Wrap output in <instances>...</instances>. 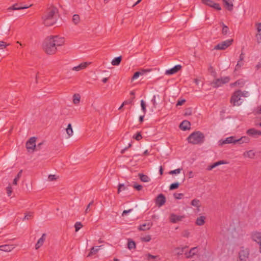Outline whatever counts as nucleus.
Here are the masks:
<instances>
[{"instance_id": "obj_1", "label": "nucleus", "mask_w": 261, "mask_h": 261, "mask_svg": "<svg viewBox=\"0 0 261 261\" xmlns=\"http://www.w3.org/2000/svg\"><path fill=\"white\" fill-rule=\"evenodd\" d=\"M64 41L63 37L58 36L47 37L43 44V50L48 55H53L56 53L57 47L63 45Z\"/></svg>"}, {"instance_id": "obj_2", "label": "nucleus", "mask_w": 261, "mask_h": 261, "mask_svg": "<svg viewBox=\"0 0 261 261\" xmlns=\"http://www.w3.org/2000/svg\"><path fill=\"white\" fill-rule=\"evenodd\" d=\"M58 10L54 6L48 7L42 16V23L47 27L55 24L58 18Z\"/></svg>"}, {"instance_id": "obj_3", "label": "nucleus", "mask_w": 261, "mask_h": 261, "mask_svg": "<svg viewBox=\"0 0 261 261\" xmlns=\"http://www.w3.org/2000/svg\"><path fill=\"white\" fill-rule=\"evenodd\" d=\"M248 92L241 90H238L234 91L231 95L230 98V102L233 106H239L241 105L242 101H241V97H246L248 96Z\"/></svg>"}, {"instance_id": "obj_4", "label": "nucleus", "mask_w": 261, "mask_h": 261, "mask_svg": "<svg viewBox=\"0 0 261 261\" xmlns=\"http://www.w3.org/2000/svg\"><path fill=\"white\" fill-rule=\"evenodd\" d=\"M205 136L200 131H195L190 134L187 138L189 143L192 144H201L204 141Z\"/></svg>"}, {"instance_id": "obj_5", "label": "nucleus", "mask_w": 261, "mask_h": 261, "mask_svg": "<svg viewBox=\"0 0 261 261\" xmlns=\"http://www.w3.org/2000/svg\"><path fill=\"white\" fill-rule=\"evenodd\" d=\"M229 81L230 77L229 76L222 77L214 80L212 83V85L214 88H218L223 84L228 83Z\"/></svg>"}, {"instance_id": "obj_6", "label": "nucleus", "mask_w": 261, "mask_h": 261, "mask_svg": "<svg viewBox=\"0 0 261 261\" xmlns=\"http://www.w3.org/2000/svg\"><path fill=\"white\" fill-rule=\"evenodd\" d=\"M232 39H228L218 43L214 47V49L224 50L231 45Z\"/></svg>"}, {"instance_id": "obj_7", "label": "nucleus", "mask_w": 261, "mask_h": 261, "mask_svg": "<svg viewBox=\"0 0 261 261\" xmlns=\"http://www.w3.org/2000/svg\"><path fill=\"white\" fill-rule=\"evenodd\" d=\"M251 239L259 245V251L261 253V232L254 231L251 233Z\"/></svg>"}, {"instance_id": "obj_8", "label": "nucleus", "mask_w": 261, "mask_h": 261, "mask_svg": "<svg viewBox=\"0 0 261 261\" xmlns=\"http://www.w3.org/2000/svg\"><path fill=\"white\" fill-rule=\"evenodd\" d=\"M36 138L35 137L30 138L29 140L27 141L25 146L28 151H34L35 150L36 148Z\"/></svg>"}, {"instance_id": "obj_9", "label": "nucleus", "mask_w": 261, "mask_h": 261, "mask_svg": "<svg viewBox=\"0 0 261 261\" xmlns=\"http://www.w3.org/2000/svg\"><path fill=\"white\" fill-rule=\"evenodd\" d=\"M249 254V250L248 248L241 247L239 253V257L240 261H246V259L248 257Z\"/></svg>"}, {"instance_id": "obj_10", "label": "nucleus", "mask_w": 261, "mask_h": 261, "mask_svg": "<svg viewBox=\"0 0 261 261\" xmlns=\"http://www.w3.org/2000/svg\"><path fill=\"white\" fill-rule=\"evenodd\" d=\"M202 4L212 7L217 10H221V8L218 3H215L212 0H201Z\"/></svg>"}, {"instance_id": "obj_11", "label": "nucleus", "mask_w": 261, "mask_h": 261, "mask_svg": "<svg viewBox=\"0 0 261 261\" xmlns=\"http://www.w3.org/2000/svg\"><path fill=\"white\" fill-rule=\"evenodd\" d=\"M246 134L251 137L257 138L259 136H261V130H257L254 128L248 129L246 131Z\"/></svg>"}, {"instance_id": "obj_12", "label": "nucleus", "mask_w": 261, "mask_h": 261, "mask_svg": "<svg viewBox=\"0 0 261 261\" xmlns=\"http://www.w3.org/2000/svg\"><path fill=\"white\" fill-rule=\"evenodd\" d=\"M166 202V197L163 194H160L155 199V204L160 207L163 205Z\"/></svg>"}, {"instance_id": "obj_13", "label": "nucleus", "mask_w": 261, "mask_h": 261, "mask_svg": "<svg viewBox=\"0 0 261 261\" xmlns=\"http://www.w3.org/2000/svg\"><path fill=\"white\" fill-rule=\"evenodd\" d=\"M182 68V66L180 65H177L174 66L173 68L167 70L165 71V74L166 75H172L175 73H176L178 72Z\"/></svg>"}, {"instance_id": "obj_14", "label": "nucleus", "mask_w": 261, "mask_h": 261, "mask_svg": "<svg viewBox=\"0 0 261 261\" xmlns=\"http://www.w3.org/2000/svg\"><path fill=\"white\" fill-rule=\"evenodd\" d=\"M236 139L234 136H230L229 137L226 138L224 140H221L220 141V144L221 145H222L223 144H230V143H233L236 144L237 143V141H236Z\"/></svg>"}, {"instance_id": "obj_15", "label": "nucleus", "mask_w": 261, "mask_h": 261, "mask_svg": "<svg viewBox=\"0 0 261 261\" xmlns=\"http://www.w3.org/2000/svg\"><path fill=\"white\" fill-rule=\"evenodd\" d=\"M32 5H30V6H25V5H22V4H15L12 6L9 7L8 10L9 11L10 10H19L21 9H27L29 7H30Z\"/></svg>"}, {"instance_id": "obj_16", "label": "nucleus", "mask_w": 261, "mask_h": 261, "mask_svg": "<svg viewBox=\"0 0 261 261\" xmlns=\"http://www.w3.org/2000/svg\"><path fill=\"white\" fill-rule=\"evenodd\" d=\"M185 216H178L174 214H172L170 217V221L173 223H175L178 221H181Z\"/></svg>"}, {"instance_id": "obj_17", "label": "nucleus", "mask_w": 261, "mask_h": 261, "mask_svg": "<svg viewBox=\"0 0 261 261\" xmlns=\"http://www.w3.org/2000/svg\"><path fill=\"white\" fill-rule=\"evenodd\" d=\"M90 64V62H83L81 63L78 66H75L72 68L73 70L75 71H80L81 70H83L84 69H85L89 64Z\"/></svg>"}, {"instance_id": "obj_18", "label": "nucleus", "mask_w": 261, "mask_h": 261, "mask_svg": "<svg viewBox=\"0 0 261 261\" xmlns=\"http://www.w3.org/2000/svg\"><path fill=\"white\" fill-rule=\"evenodd\" d=\"M152 226V223L151 222H148L147 223H144L141 225H140L138 227V230L140 231H145L148 230L150 229L151 226Z\"/></svg>"}, {"instance_id": "obj_19", "label": "nucleus", "mask_w": 261, "mask_h": 261, "mask_svg": "<svg viewBox=\"0 0 261 261\" xmlns=\"http://www.w3.org/2000/svg\"><path fill=\"white\" fill-rule=\"evenodd\" d=\"M190 125L191 124L189 121L184 120L180 124L179 127L182 130H187L190 128Z\"/></svg>"}, {"instance_id": "obj_20", "label": "nucleus", "mask_w": 261, "mask_h": 261, "mask_svg": "<svg viewBox=\"0 0 261 261\" xmlns=\"http://www.w3.org/2000/svg\"><path fill=\"white\" fill-rule=\"evenodd\" d=\"M46 238V234L43 233L41 237L38 240L37 243L35 245L36 249H39L41 246H42L44 243V242Z\"/></svg>"}, {"instance_id": "obj_21", "label": "nucleus", "mask_w": 261, "mask_h": 261, "mask_svg": "<svg viewBox=\"0 0 261 261\" xmlns=\"http://www.w3.org/2000/svg\"><path fill=\"white\" fill-rule=\"evenodd\" d=\"M205 216H201L197 218L195 224L198 226H202L205 223Z\"/></svg>"}, {"instance_id": "obj_22", "label": "nucleus", "mask_w": 261, "mask_h": 261, "mask_svg": "<svg viewBox=\"0 0 261 261\" xmlns=\"http://www.w3.org/2000/svg\"><path fill=\"white\" fill-rule=\"evenodd\" d=\"M191 205L196 207L198 211H200L199 208L201 206V203L199 199L197 198L193 199L191 202Z\"/></svg>"}, {"instance_id": "obj_23", "label": "nucleus", "mask_w": 261, "mask_h": 261, "mask_svg": "<svg viewBox=\"0 0 261 261\" xmlns=\"http://www.w3.org/2000/svg\"><path fill=\"white\" fill-rule=\"evenodd\" d=\"M227 164V162L226 161H225L224 160L219 161L217 162L214 163L213 164L207 167V170H211L213 168L216 167L217 166H218L219 165H222V164Z\"/></svg>"}, {"instance_id": "obj_24", "label": "nucleus", "mask_w": 261, "mask_h": 261, "mask_svg": "<svg viewBox=\"0 0 261 261\" xmlns=\"http://www.w3.org/2000/svg\"><path fill=\"white\" fill-rule=\"evenodd\" d=\"M224 4L228 11H232L233 9V4L230 0H223Z\"/></svg>"}, {"instance_id": "obj_25", "label": "nucleus", "mask_w": 261, "mask_h": 261, "mask_svg": "<svg viewBox=\"0 0 261 261\" xmlns=\"http://www.w3.org/2000/svg\"><path fill=\"white\" fill-rule=\"evenodd\" d=\"M197 251V247H193L190 249V250L185 253V255H186L187 258H190L192 257L194 255L196 254V252Z\"/></svg>"}, {"instance_id": "obj_26", "label": "nucleus", "mask_w": 261, "mask_h": 261, "mask_svg": "<svg viewBox=\"0 0 261 261\" xmlns=\"http://www.w3.org/2000/svg\"><path fill=\"white\" fill-rule=\"evenodd\" d=\"M236 141L239 144L248 143L250 142V139L247 136H243L239 139H237Z\"/></svg>"}, {"instance_id": "obj_27", "label": "nucleus", "mask_w": 261, "mask_h": 261, "mask_svg": "<svg viewBox=\"0 0 261 261\" xmlns=\"http://www.w3.org/2000/svg\"><path fill=\"white\" fill-rule=\"evenodd\" d=\"M244 84H245L244 81L243 80L240 79V80H237L236 82H235L234 83H231L230 86L231 87H233L236 86H239L240 87H242L244 86Z\"/></svg>"}, {"instance_id": "obj_28", "label": "nucleus", "mask_w": 261, "mask_h": 261, "mask_svg": "<svg viewBox=\"0 0 261 261\" xmlns=\"http://www.w3.org/2000/svg\"><path fill=\"white\" fill-rule=\"evenodd\" d=\"M121 60H122L121 56L116 57L112 60V61L111 62V64L113 66H118L120 64Z\"/></svg>"}, {"instance_id": "obj_29", "label": "nucleus", "mask_w": 261, "mask_h": 261, "mask_svg": "<svg viewBox=\"0 0 261 261\" xmlns=\"http://www.w3.org/2000/svg\"><path fill=\"white\" fill-rule=\"evenodd\" d=\"M243 155L245 157H248L251 159H253L255 156V153L252 150H250L249 151H245Z\"/></svg>"}, {"instance_id": "obj_30", "label": "nucleus", "mask_w": 261, "mask_h": 261, "mask_svg": "<svg viewBox=\"0 0 261 261\" xmlns=\"http://www.w3.org/2000/svg\"><path fill=\"white\" fill-rule=\"evenodd\" d=\"M138 175L140 180L143 182H146L149 181L150 180L149 177L146 175L143 174L142 173H139Z\"/></svg>"}, {"instance_id": "obj_31", "label": "nucleus", "mask_w": 261, "mask_h": 261, "mask_svg": "<svg viewBox=\"0 0 261 261\" xmlns=\"http://www.w3.org/2000/svg\"><path fill=\"white\" fill-rule=\"evenodd\" d=\"M34 217V212H28L24 213V217L23 219V220H30Z\"/></svg>"}, {"instance_id": "obj_32", "label": "nucleus", "mask_w": 261, "mask_h": 261, "mask_svg": "<svg viewBox=\"0 0 261 261\" xmlns=\"http://www.w3.org/2000/svg\"><path fill=\"white\" fill-rule=\"evenodd\" d=\"M72 21L74 24H78L80 21V16L78 14H74L72 17Z\"/></svg>"}, {"instance_id": "obj_33", "label": "nucleus", "mask_w": 261, "mask_h": 261, "mask_svg": "<svg viewBox=\"0 0 261 261\" xmlns=\"http://www.w3.org/2000/svg\"><path fill=\"white\" fill-rule=\"evenodd\" d=\"M66 131L69 137H70L73 135V130L71 124L70 123L68 124L67 127L66 129Z\"/></svg>"}, {"instance_id": "obj_34", "label": "nucleus", "mask_w": 261, "mask_h": 261, "mask_svg": "<svg viewBox=\"0 0 261 261\" xmlns=\"http://www.w3.org/2000/svg\"><path fill=\"white\" fill-rule=\"evenodd\" d=\"M22 173V170H21L19 171V172L18 173L17 176L15 177V178L14 179L13 181V184L16 185L17 184V181L19 179L20 177L21 176Z\"/></svg>"}, {"instance_id": "obj_35", "label": "nucleus", "mask_w": 261, "mask_h": 261, "mask_svg": "<svg viewBox=\"0 0 261 261\" xmlns=\"http://www.w3.org/2000/svg\"><path fill=\"white\" fill-rule=\"evenodd\" d=\"M98 250H99L98 248H97L95 247H92V248L91 249V250L88 255V256H91L94 254H95L98 252Z\"/></svg>"}, {"instance_id": "obj_36", "label": "nucleus", "mask_w": 261, "mask_h": 261, "mask_svg": "<svg viewBox=\"0 0 261 261\" xmlns=\"http://www.w3.org/2000/svg\"><path fill=\"white\" fill-rule=\"evenodd\" d=\"M80 95L79 94H75L73 95V102L74 104H78L80 101Z\"/></svg>"}, {"instance_id": "obj_37", "label": "nucleus", "mask_w": 261, "mask_h": 261, "mask_svg": "<svg viewBox=\"0 0 261 261\" xmlns=\"http://www.w3.org/2000/svg\"><path fill=\"white\" fill-rule=\"evenodd\" d=\"M127 247L129 249H132L136 248L135 242L132 240L128 241L127 243Z\"/></svg>"}, {"instance_id": "obj_38", "label": "nucleus", "mask_w": 261, "mask_h": 261, "mask_svg": "<svg viewBox=\"0 0 261 261\" xmlns=\"http://www.w3.org/2000/svg\"><path fill=\"white\" fill-rule=\"evenodd\" d=\"M0 250L4 251H10L11 250V246L9 245H1L0 246Z\"/></svg>"}, {"instance_id": "obj_39", "label": "nucleus", "mask_w": 261, "mask_h": 261, "mask_svg": "<svg viewBox=\"0 0 261 261\" xmlns=\"http://www.w3.org/2000/svg\"><path fill=\"white\" fill-rule=\"evenodd\" d=\"M179 184L178 182H174L170 185L169 189L173 190L177 189L179 187Z\"/></svg>"}, {"instance_id": "obj_40", "label": "nucleus", "mask_w": 261, "mask_h": 261, "mask_svg": "<svg viewBox=\"0 0 261 261\" xmlns=\"http://www.w3.org/2000/svg\"><path fill=\"white\" fill-rule=\"evenodd\" d=\"M83 225L80 222H76L74 225L75 230L76 232L78 231L82 227Z\"/></svg>"}, {"instance_id": "obj_41", "label": "nucleus", "mask_w": 261, "mask_h": 261, "mask_svg": "<svg viewBox=\"0 0 261 261\" xmlns=\"http://www.w3.org/2000/svg\"><path fill=\"white\" fill-rule=\"evenodd\" d=\"M151 71V69H141L139 72H140V75H143L147 72H150Z\"/></svg>"}, {"instance_id": "obj_42", "label": "nucleus", "mask_w": 261, "mask_h": 261, "mask_svg": "<svg viewBox=\"0 0 261 261\" xmlns=\"http://www.w3.org/2000/svg\"><path fill=\"white\" fill-rule=\"evenodd\" d=\"M135 99V96L132 97V98H129V99H127L126 100H125L123 102V105H130L133 103L134 100Z\"/></svg>"}, {"instance_id": "obj_43", "label": "nucleus", "mask_w": 261, "mask_h": 261, "mask_svg": "<svg viewBox=\"0 0 261 261\" xmlns=\"http://www.w3.org/2000/svg\"><path fill=\"white\" fill-rule=\"evenodd\" d=\"M133 138L136 139L137 141H140L142 138L141 133L138 132L136 134L134 135Z\"/></svg>"}, {"instance_id": "obj_44", "label": "nucleus", "mask_w": 261, "mask_h": 261, "mask_svg": "<svg viewBox=\"0 0 261 261\" xmlns=\"http://www.w3.org/2000/svg\"><path fill=\"white\" fill-rule=\"evenodd\" d=\"M229 31V28L228 27L223 24V28L222 30V33L223 35H226Z\"/></svg>"}, {"instance_id": "obj_45", "label": "nucleus", "mask_w": 261, "mask_h": 261, "mask_svg": "<svg viewBox=\"0 0 261 261\" xmlns=\"http://www.w3.org/2000/svg\"><path fill=\"white\" fill-rule=\"evenodd\" d=\"M126 187L123 184H119L118 187V193L119 194L121 191L125 190Z\"/></svg>"}, {"instance_id": "obj_46", "label": "nucleus", "mask_w": 261, "mask_h": 261, "mask_svg": "<svg viewBox=\"0 0 261 261\" xmlns=\"http://www.w3.org/2000/svg\"><path fill=\"white\" fill-rule=\"evenodd\" d=\"M141 106L142 110L143 111L144 114H145L146 112V105L143 100H142L141 101Z\"/></svg>"}, {"instance_id": "obj_47", "label": "nucleus", "mask_w": 261, "mask_h": 261, "mask_svg": "<svg viewBox=\"0 0 261 261\" xmlns=\"http://www.w3.org/2000/svg\"><path fill=\"white\" fill-rule=\"evenodd\" d=\"M151 237L149 235L145 236L144 237L141 238V240L145 242H148L151 240Z\"/></svg>"}, {"instance_id": "obj_48", "label": "nucleus", "mask_w": 261, "mask_h": 261, "mask_svg": "<svg viewBox=\"0 0 261 261\" xmlns=\"http://www.w3.org/2000/svg\"><path fill=\"white\" fill-rule=\"evenodd\" d=\"M9 45V44H7L6 42H5L4 41H0V49L5 48Z\"/></svg>"}, {"instance_id": "obj_49", "label": "nucleus", "mask_w": 261, "mask_h": 261, "mask_svg": "<svg viewBox=\"0 0 261 261\" xmlns=\"http://www.w3.org/2000/svg\"><path fill=\"white\" fill-rule=\"evenodd\" d=\"M133 187L136 189L137 191H141L142 188H143V187L142 185H138V184H137L136 183H135L134 186H133Z\"/></svg>"}, {"instance_id": "obj_50", "label": "nucleus", "mask_w": 261, "mask_h": 261, "mask_svg": "<svg viewBox=\"0 0 261 261\" xmlns=\"http://www.w3.org/2000/svg\"><path fill=\"white\" fill-rule=\"evenodd\" d=\"M183 196L184 194L182 193H175L174 194V197L176 199H181Z\"/></svg>"}, {"instance_id": "obj_51", "label": "nucleus", "mask_w": 261, "mask_h": 261, "mask_svg": "<svg viewBox=\"0 0 261 261\" xmlns=\"http://www.w3.org/2000/svg\"><path fill=\"white\" fill-rule=\"evenodd\" d=\"M181 170V169H179V168H178V169H175V170H172V171H171L169 172V173H170V174H179V173L180 172Z\"/></svg>"}, {"instance_id": "obj_52", "label": "nucleus", "mask_w": 261, "mask_h": 261, "mask_svg": "<svg viewBox=\"0 0 261 261\" xmlns=\"http://www.w3.org/2000/svg\"><path fill=\"white\" fill-rule=\"evenodd\" d=\"M7 193L9 196H10L12 192V188L11 186H8L6 188Z\"/></svg>"}, {"instance_id": "obj_53", "label": "nucleus", "mask_w": 261, "mask_h": 261, "mask_svg": "<svg viewBox=\"0 0 261 261\" xmlns=\"http://www.w3.org/2000/svg\"><path fill=\"white\" fill-rule=\"evenodd\" d=\"M139 76H140V72H139V71L135 72L132 78V80H134L137 79Z\"/></svg>"}, {"instance_id": "obj_54", "label": "nucleus", "mask_w": 261, "mask_h": 261, "mask_svg": "<svg viewBox=\"0 0 261 261\" xmlns=\"http://www.w3.org/2000/svg\"><path fill=\"white\" fill-rule=\"evenodd\" d=\"M155 98H156L155 95H154L151 99V102H152L153 107L154 108H155L156 107V105H157V103H156V100H155Z\"/></svg>"}, {"instance_id": "obj_55", "label": "nucleus", "mask_w": 261, "mask_h": 261, "mask_svg": "<svg viewBox=\"0 0 261 261\" xmlns=\"http://www.w3.org/2000/svg\"><path fill=\"white\" fill-rule=\"evenodd\" d=\"M132 211H133V208L129 209L128 210H124V211H123V212H122V216H124L125 215H126L128 213L131 212Z\"/></svg>"}, {"instance_id": "obj_56", "label": "nucleus", "mask_w": 261, "mask_h": 261, "mask_svg": "<svg viewBox=\"0 0 261 261\" xmlns=\"http://www.w3.org/2000/svg\"><path fill=\"white\" fill-rule=\"evenodd\" d=\"M185 101L186 100L185 99L178 100L176 105V106H181L185 102Z\"/></svg>"}, {"instance_id": "obj_57", "label": "nucleus", "mask_w": 261, "mask_h": 261, "mask_svg": "<svg viewBox=\"0 0 261 261\" xmlns=\"http://www.w3.org/2000/svg\"><path fill=\"white\" fill-rule=\"evenodd\" d=\"M93 201H91L87 206V208L85 210V213H88L89 212V208H90V206L93 205Z\"/></svg>"}, {"instance_id": "obj_58", "label": "nucleus", "mask_w": 261, "mask_h": 261, "mask_svg": "<svg viewBox=\"0 0 261 261\" xmlns=\"http://www.w3.org/2000/svg\"><path fill=\"white\" fill-rule=\"evenodd\" d=\"M185 248H181V249H179V248H176V250H179V251L177 252V254L178 255H181V254H182L184 253V249H185Z\"/></svg>"}, {"instance_id": "obj_59", "label": "nucleus", "mask_w": 261, "mask_h": 261, "mask_svg": "<svg viewBox=\"0 0 261 261\" xmlns=\"http://www.w3.org/2000/svg\"><path fill=\"white\" fill-rule=\"evenodd\" d=\"M147 255L148 260H149L150 259H155L156 258V256L151 255L149 253H148Z\"/></svg>"}, {"instance_id": "obj_60", "label": "nucleus", "mask_w": 261, "mask_h": 261, "mask_svg": "<svg viewBox=\"0 0 261 261\" xmlns=\"http://www.w3.org/2000/svg\"><path fill=\"white\" fill-rule=\"evenodd\" d=\"M56 179V178L55 175H49L48 176V179L50 181H53L54 180H55Z\"/></svg>"}, {"instance_id": "obj_61", "label": "nucleus", "mask_w": 261, "mask_h": 261, "mask_svg": "<svg viewBox=\"0 0 261 261\" xmlns=\"http://www.w3.org/2000/svg\"><path fill=\"white\" fill-rule=\"evenodd\" d=\"M43 144V142H41L40 143H39L37 146H36V148L35 149V150H39L40 149H41V145Z\"/></svg>"}, {"instance_id": "obj_62", "label": "nucleus", "mask_w": 261, "mask_h": 261, "mask_svg": "<svg viewBox=\"0 0 261 261\" xmlns=\"http://www.w3.org/2000/svg\"><path fill=\"white\" fill-rule=\"evenodd\" d=\"M163 171H164V169H163L162 166H161L160 167V170H159V172H160V174L161 175H163Z\"/></svg>"}, {"instance_id": "obj_63", "label": "nucleus", "mask_w": 261, "mask_h": 261, "mask_svg": "<svg viewBox=\"0 0 261 261\" xmlns=\"http://www.w3.org/2000/svg\"><path fill=\"white\" fill-rule=\"evenodd\" d=\"M244 54H243V53L241 54V55L240 56L239 61L242 62L244 60Z\"/></svg>"}, {"instance_id": "obj_64", "label": "nucleus", "mask_w": 261, "mask_h": 261, "mask_svg": "<svg viewBox=\"0 0 261 261\" xmlns=\"http://www.w3.org/2000/svg\"><path fill=\"white\" fill-rule=\"evenodd\" d=\"M257 31L258 32H260L261 31V23H259L258 25V27H257Z\"/></svg>"}]
</instances>
